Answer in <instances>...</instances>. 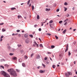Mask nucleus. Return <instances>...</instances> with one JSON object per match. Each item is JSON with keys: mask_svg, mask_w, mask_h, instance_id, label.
<instances>
[{"mask_svg": "<svg viewBox=\"0 0 77 77\" xmlns=\"http://www.w3.org/2000/svg\"><path fill=\"white\" fill-rule=\"evenodd\" d=\"M25 42L26 44H29L30 42V40L26 39L25 41Z\"/></svg>", "mask_w": 77, "mask_h": 77, "instance_id": "4", "label": "nucleus"}, {"mask_svg": "<svg viewBox=\"0 0 77 77\" xmlns=\"http://www.w3.org/2000/svg\"><path fill=\"white\" fill-rule=\"evenodd\" d=\"M57 12H59V9H57L56 10Z\"/></svg>", "mask_w": 77, "mask_h": 77, "instance_id": "47", "label": "nucleus"}, {"mask_svg": "<svg viewBox=\"0 0 77 77\" xmlns=\"http://www.w3.org/2000/svg\"><path fill=\"white\" fill-rule=\"evenodd\" d=\"M49 58L51 60H52V59H51V57H50Z\"/></svg>", "mask_w": 77, "mask_h": 77, "instance_id": "60", "label": "nucleus"}, {"mask_svg": "<svg viewBox=\"0 0 77 77\" xmlns=\"http://www.w3.org/2000/svg\"><path fill=\"white\" fill-rule=\"evenodd\" d=\"M4 66H5V67H6L7 68H8V67H9V66L8 64H5Z\"/></svg>", "mask_w": 77, "mask_h": 77, "instance_id": "7", "label": "nucleus"}, {"mask_svg": "<svg viewBox=\"0 0 77 77\" xmlns=\"http://www.w3.org/2000/svg\"><path fill=\"white\" fill-rule=\"evenodd\" d=\"M71 54V52H70V51H69L68 52V56H69Z\"/></svg>", "mask_w": 77, "mask_h": 77, "instance_id": "18", "label": "nucleus"}, {"mask_svg": "<svg viewBox=\"0 0 77 77\" xmlns=\"http://www.w3.org/2000/svg\"><path fill=\"white\" fill-rule=\"evenodd\" d=\"M42 66H43L44 67V68L45 67V64H43V63H42Z\"/></svg>", "mask_w": 77, "mask_h": 77, "instance_id": "33", "label": "nucleus"}, {"mask_svg": "<svg viewBox=\"0 0 77 77\" xmlns=\"http://www.w3.org/2000/svg\"><path fill=\"white\" fill-rule=\"evenodd\" d=\"M46 63H47V64H48V63H49L48 62V61H46Z\"/></svg>", "mask_w": 77, "mask_h": 77, "instance_id": "55", "label": "nucleus"}, {"mask_svg": "<svg viewBox=\"0 0 77 77\" xmlns=\"http://www.w3.org/2000/svg\"><path fill=\"white\" fill-rule=\"evenodd\" d=\"M68 48H66V49L65 50V53H66V51H68Z\"/></svg>", "mask_w": 77, "mask_h": 77, "instance_id": "25", "label": "nucleus"}, {"mask_svg": "<svg viewBox=\"0 0 77 77\" xmlns=\"http://www.w3.org/2000/svg\"><path fill=\"white\" fill-rule=\"evenodd\" d=\"M17 32H20V30H17Z\"/></svg>", "mask_w": 77, "mask_h": 77, "instance_id": "40", "label": "nucleus"}, {"mask_svg": "<svg viewBox=\"0 0 77 77\" xmlns=\"http://www.w3.org/2000/svg\"><path fill=\"white\" fill-rule=\"evenodd\" d=\"M14 9H16V8H12L11 9V10L12 11L13 10H14Z\"/></svg>", "mask_w": 77, "mask_h": 77, "instance_id": "14", "label": "nucleus"}, {"mask_svg": "<svg viewBox=\"0 0 77 77\" xmlns=\"http://www.w3.org/2000/svg\"><path fill=\"white\" fill-rule=\"evenodd\" d=\"M0 67L2 68H3V69H4V66H1Z\"/></svg>", "mask_w": 77, "mask_h": 77, "instance_id": "36", "label": "nucleus"}, {"mask_svg": "<svg viewBox=\"0 0 77 77\" xmlns=\"http://www.w3.org/2000/svg\"><path fill=\"white\" fill-rule=\"evenodd\" d=\"M2 38H1L0 41H2Z\"/></svg>", "mask_w": 77, "mask_h": 77, "instance_id": "64", "label": "nucleus"}, {"mask_svg": "<svg viewBox=\"0 0 77 77\" xmlns=\"http://www.w3.org/2000/svg\"><path fill=\"white\" fill-rule=\"evenodd\" d=\"M39 72L40 73H44V72H45V71H44L43 70H40Z\"/></svg>", "mask_w": 77, "mask_h": 77, "instance_id": "11", "label": "nucleus"}, {"mask_svg": "<svg viewBox=\"0 0 77 77\" xmlns=\"http://www.w3.org/2000/svg\"><path fill=\"white\" fill-rule=\"evenodd\" d=\"M75 9V8H74V7L73 8H72L73 10H74Z\"/></svg>", "mask_w": 77, "mask_h": 77, "instance_id": "63", "label": "nucleus"}, {"mask_svg": "<svg viewBox=\"0 0 77 77\" xmlns=\"http://www.w3.org/2000/svg\"><path fill=\"white\" fill-rule=\"evenodd\" d=\"M17 46L18 47H21V45L18 44L17 45Z\"/></svg>", "mask_w": 77, "mask_h": 77, "instance_id": "32", "label": "nucleus"}, {"mask_svg": "<svg viewBox=\"0 0 77 77\" xmlns=\"http://www.w3.org/2000/svg\"><path fill=\"white\" fill-rule=\"evenodd\" d=\"M64 8L65 9L64 11H66L67 10V8L64 7Z\"/></svg>", "mask_w": 77, "mask_h": 77, "instance_id": "34", "label": "nucleus"}, {"mask_svg": "<svg viewBox=\"0 0 77 77\" xmlns=\"http://www.w3.org/2000/svg\"><path fill=\"white\" fill-rule=\"evenodd\" d=\"M22 65L23 66V67H25L26 66V64H25V63H22Z\"/></svg>", "mask_w": 77, "mask_h": 77, "instance_id": "13", "label": "nucleus"}, {"mask_svg": "<svg viewBox=\"0 0 77 77\" xmlns=\"http://www.w3.org/2000/svg\"><path fill=\"white\" fill-rule=\"evenodd\" d=\"M39 31H41V28H39L38 29Z\"/></svg>", "mask_w": 77, "mask_h": 77, "instance_id": "52", "label": "nucleus"}, {"mask_svg": "<svg viewBox=\"0 0 77 77\" xmlns=\"http://www.w3.org/2000/svg\"><path fill=\"white\" fill-rule=\"evenodd\" d=\"M21 16L20 15H18L17 16V17L18 19H19V18H21Z\"/></svg>", "mask_w": 77, "mask_h": 77, "instance_id": "16", "label": "nucleus"}, {"mask_svg": "<svg viewBox=\"0 0 77 77\" xmlns=\"http://www.w3.org/2000/svg\"><path fill=\"white\" fill-rule=\"evenodd\" d=\"M48 53V54H51V52H48V53Z\"/></svg>", "mask_w": 77, "mask_h": 77, "instance_id": "50", "label": "nucleus"}, {"mask_svg": "<svg viewBox=\"0 0 77 77\" xmlns=\"http://www.w3.org/2000/svg\"><path fill=\"white\" fill-rule=\"evenodd\" d=\"M32 11H33L34 8V6L33 5H32Z\"/></svg>", "mask_w": 77, "mask_h": 77, "instance_id": "17", "label": "nucleus"}, {"mask_svg": "<svg viewBox=\"0 0 77 77\" xmlns=\"http://www.w3.org/2000/svg\"><path fill=\"white\" fill-rule=\"evenodd\" d=\"M76 62H75V61H74V64H75V63H76Z\"/></svg>", "mask_w": 77, "mask_h": 77, "instance_id": "59", "label": "nucleus"}, {"mask_svg": "<svg viewBox=\"0 0 77 77\" xmlns=\"http://www.w3.org/2000/svg\"><path fill=\"white\" fill-rule=\"evenodd\" d=\"M25 59H27V58H28V57H27V56H25Z\"/></svg>", "mask_w": 77, "mask_h": 77, "instance_id": "42", "label": "nucleus"}, {"mask_svg": "<svg viewBox=\"0 0 77 77\" xmlns=\"http://www.w3.org/2000/svg\"><path fill=\"white\" fill-rule=\"evenodd\" d=\"M19 61L20 62H21V61H22V59H19Z\"/></svg>", "mask_w": 77, "mask_h": 77, "instance_id": "30", "label": "nucleus"}, {"mask_svg": "<svg viewBox=\"0 0 77 77\" xmlns=\"http://www.w3.org/2000/svg\"><path fill=\"white\" fill-rule=\"evenodd\" d=\"M47 57H45V60H47Z\"/></svg>", "mask_w": 77, "mask_h": 77, "instance_id": "49", "label": "nucleus"}, {"mask_svg": "<svg viewBox=\"0 0 77 77\" xmlns=\"http://www.w3.org/2000/svg\"><path fill=\"white\" fill-rule=\"evenodd\" d=\"M23 50H21V53H23Z\"/></svg>", "mask_w": 77, "mask_h": 77, "instance_id": "58", "label": "nucleus"}, {"mask_svg": "<svg viewBox=\"0 0 77 77\" xmlns=\"http://www.w3.org/2000/svg\"><path fill=\"white\" fill-rule=\"evenodd\" d=\"M67 73L69 75H72V73H71V72H67Z\"/></svg>", "mask_w": 77, "mask_h": 77, "instance_id": "9", "label": "nucleus"}, {"mask_svg": "<svg viewBox=\"0 0 77 77\" xmlns=\"http://www.w3.org/2000/svg\"><path fill=\"white\" fill-rule=\"evenodd\" d=\"M66 48H68V44H67L66 45Z\"/></svg>", "mask_w": 77, "mask_h": 77, "instance_id": "38", "label": "nucleus"}, {"mask_svg": "<svg viewBox=\"0 0 77 77\" xmlns=\"http://www.w3.org/2000/svg\"><path fill=\"white\" fill-rule=\"evenodd\" d=\"M55 46H54V45H52L51 46V48H55Z\"/></svg>", "mask_w": 77, "mask_h": 77, "instance_id": "22", "label": "nucleus"}, {"mask_svg": "<svg viewBox=\"0 0 77 77\" xmlns=\"http://www.w3.org/2000/svg\"><path fill=\"white\" fill-rule=\"evenodd\" d=\"M17 57H13V59L14 60H16L17 59Z\"/></svg>", "mask_w": 77, "mask_h": 77, "instance_id": "20", "label": "nucleus"}, {"mask_svg": "<svg viewBox=\"0 0 77 77\" xmlns=\"http://www.w3.org/2000/svg\"><path fill=\"white\" fill-rule=\"evenodd\" d=\"M35 58L37 59H39L40 58V55L39 54L37 55Z\"/></svg>", "mask_w": 77, "mask_h": 77, "instance_id": "5", "label": "nucleus"}, {"mask_svg": "<svg viewBox=\"0 0 77 77\" xmlns=\"http://www.w3.org/2000/svg\"><path fill=\"white\" fill-rule=\"evenodd\" d=\"M13 54H14L12 53H11L9 54V55H10V56H12V55H13Z\"/></svg>", "mask_w": 77, "mask_h": 77, "instance_id": "39", "label": "nucleus"}, {"mask_svg": "<svg viewBox=\"0 0 77 77\" xmlns=\"http://www.w3.org/2000/svg\"><path fill=\"white\" fill-rule=\"evenodd\" d=\"M30 0H29L27 2V5H29V3H30Z\"/></svg>", "mask_w": 77, "mask_h": 77, "instance_id": "24", "label": "nucleus"}, {"mask_svg": "<svg viewBox=\"0 0 77 77\" xmlns=\"http://www.w3.org/2000/svg\"><path fill=\"white\" fill-rule=\"evenodd\" d=\"M39 46H40V47H42V44H40L39 45Z\"/></svg>", "mask_w": 77, "mask_h": 77, "instance_id": "41", "label": "nucleus"}, {"mask_svg": "<svg viewBox=\"0 0 77 77\" xmlns=\"http://www.w3.org/2000/svg\"><path fill=\"white\" fill-rule=\"evenodd\" d=\"M64 5H65L66 6L68 5V3H67V2H65Z\"/></svg>", "mask_w": 77, "mask_h": 77, "instance_id": "26", "label": "nucleus"}, {"mask_svg": "<svg viewBox=\"0 0 77 77\" xmlns=\"http://www.w3.org/2000/svg\"><path fill=\"white\" fill-rule=\"evenodd\" d=\"M31 6V4H30L29 5V7H30Z\"/></svg>", "mask_w": 77, "mask_h": 77, "instance_id": "62", "label": "nucleus"}, {"mask_svg": "<svg viewBox=\"0 0 77 77\" xmlns=\"http://www.w3.org/2000/svg\"><path fill=\"white\" fill-rule=\"evenodd\" d=\"M4 37V36H1V38H3Z\"/></svg>", "mask_w": 77, "mask_h": 77, "instance_id": "56", "label": "nucleus"}, {"mask_svg": "<svg viewBox=\"0 0 77 77\" xmlns=\"http://www.w3.org/2000/svg\"><path fill=\"white\" fill-rule=\"evenodd\" d=\"M8 50H11V47L10 46H8Z\"/></svg>", "mask_w": 77, "mask_h": 77, "instance_id": "21", "label": "nucleus"}, {"mask_svg": "<svg viewBox=\"0 0 77 77\" xmlns=\"http://www.w3.org/2000/svg\"><path fill=\"white\" fill-rule=\"evenodd\" d=\"M12 35V36H15V34L13 33Z\"/></svg>", "mask_w": 77, "mask_h": 77, "instance_id": "46", "label": "nucleus"}, {"mask_svg": "<svg viewBox=\"0 0 77 77\" xmlns=\"http://www.w3.org/2000/svg\"><path fill=\"white\" fill-rule=\"evenodd\" d=\"M33 54H32L31 55V57H32V56H33Z\"/></svg>", "mask_w": 77, "mask_h": 77, "instance_id": "54", "label": "nucleus"}, {"mask_svg": "<svg viewBox=\"0 0 77 77\" xmlns=\"http://www.w3.org/2000/svg\"><path fill=\"white\" fill-rule=\"evenodd\" d=\"M53 23V21L52 20H51L49 22V23Z\"/></svg>", "mask_w": 77, "mask_h": 77, "instance_id": "43", "label": "nucleus"}, {"mask_svg": "<svg viewBox=\"0 0 77 77\" xmlns=\"http://www.w3.org/2000/svg\"><path fill=\"white\" fill-rule=\"evenodd\" d=\"M55 37L57 39H58V37H57V36L55 35Z\"/></svg>", "mask_w": 77, "mask_h": 77, "instance_id": "35", "label": "nucleus"}, {"mask_svg": "<svg viewBox=\"0 0 77 77\" xmlns=\"http://www.w3.org/2000/svg\"><path fill=\"white\" fill-rule=\"evenodd\" d=\"M28 34H25L24 35L25 38H27V37H28Z\"/></svg>", "mask_w": 77, "mask_h": 77, "instance_id": "8", "label": "nucleus"}, {"mask_svg": "<svg viewBox=\"0 0 77 77\" xmlns=\"http://www.w3.org/2000/svg\"><path fill=\"white\" fill-rule=\"evenodd\" d=\"M52 68L54 69V68H55V65H53V66H52Z\"/></svg>", "mask_w": 77, "mask_h": 77, "instance_id": "27", "label": "nucleus"}, {"mask_svg": "<svg viewBox=\"0 0 77 77\" xmlns=\"http://www.w3.org/2000/svg\"><path fill=\"white\" fill-rule=\"evenodd\" d=\"M34 26L35 27H36L37 26V25H35Z\"/></svg>", "mask_w": 77, "mask_h": 77, "instance_id": "57", "label": "nucleus"}, {"mask_svg": "<svg viewBox=\"0 0 77 77\" xmlns=\"http://www.w3.org/2000/svg\"><path fill=\"white\" fill-rule=\"evenodd\" d=\"M68 21V19H66V20H65L64 21V23H65V22H66L64 24V25H65V26L66 25V24H67V22H66V21Z\"/></svg>", "mask_w": 77, "mask_h": 77, "instance_id": "3", "label": "nucleus"}, {"mask_svg": "<svg viewBox=\"0 0 77 77\" xmlns=\"http://www.w3.org/2000/svg\"><path fill=\"white\" fill-rule=\"evenodd\" d=\"M29 36H30V37H31V38H33V35H29Z\"/></svg>", "mask_w": 77, "mask_h": 77, "instance_id": "28", "label": "nucleus"}, {"mask_svg": "<svg viewBox=\"0 0 77 77\" xmlns=\"http://www.w3.org/2000/svg\"><path fill=\"white\" fill-rule=\"evenodd\" d=\"M18 36L19 37H21V34H19Z\"/></svg>", "mask_w": 77, "mask_h": 77, "instance_id": "48", "label": "nucleus"}, {"mask_svg": "<svg viewBox=\"0 0 77 77\" xmlns=\"http://www.w3.org/2000/svg\"><path fill=\"white\" fill-rule=\"evenodd\" d=\"M59 56H60V57H61V56H62V54H60Z\"/></svg>", "mask_w": 77, "mask_h": 77, "instance_id": "53", "label": "nucleus"}, {"mask_svg": "<svg viewBox=\"0 0 77 77\" xmlns=\"http://www.w3.org/2000/svg\"><path fill=\"white\" fill-rule=\"evenodd\" d=\"M2 32H5V31H6V29H4L3 28L2 30Z\"/></svg>", "mask_w": 77, "mask_h": 77, "instance_id": "23", "label": "nucleus"}, {"mask_svg": "<svg viewBox=\"0 0 77 77\" xmlns=\"http://www.w3.org/2000/svg\"><path fill=\"white\" fill-rule=\"evenodd\" d=\"M45 11H50V9H48V8H46L45 9Z\"/></svg>", "mask_w": 77, "mask_h": 77, "instance_id": "10", "label": "nucleus"}, {"mask_svg": "<svg viewBox=\"0 0 77 77\" xmlns=\"http://www.w3.org/2000/svg\"><path fill=\"white\" fill-rule=\"evenodd\" d=\"M50 27H51V29H54V27H53V26H51V24H50Z\"/></svg>", "mask_w": 77, "mask_h": 77, "instance_id": "15", "label": "nucleus"}, {"mask_svg": "<svg viewBox=\"0 0 77 77\" xmlns=\"http://www.w3.org/2000/svg\"><path fill=\"white\" fill-rule=\"evenodd\" d=\"M47 35H48L49 36H50V35H51V34L50 33L47 34Z\"/></svg>", "mask_w": 77, "mask_h": 77, "instance_id": "44", "label": "nucleus"}, {"mask_svg": "<svg viewBox=\"0 0 77 77\" xmlns=\"http://www.w3.org/2000/svg\"><path fill=\"white\" fill-rule=\"evenodd\" d=\"M62 22H63V21L61 20L59 22V24H61V23H62Z\"/></svg>", "mask_w": 77, "mask_h": 77, "instance_id": "31", "label": "nucleus"}, {"mask_svg": "<svg viewBox=\"0 0 77 77\" xmlns=\"http://www.w3.org/2000/svg\"><path fill=\"white\" fill-rule=\"evenodd\" d=\"M8 72H10V75L14 76V77H17V74L16 71H14L13 69H10L8 70Z\"/></svg>", "mask_w": 77, "mask_h": 77, "instance_id": "1", "label": "nucleus"}, {"mask_svg": "<svg viewBox=\"0 0 77 77\" xmlns=\"http://www.w3.org/2000/svg\"><path fill=\"white\" fill-rule=\"evenodd\" d=\"M69 14H67V15H66V17H69Z\"/></svg>", "mask_w": 77, "mask_h": 77, "instance_id": "51", "label": "nucleus"}, {"mask_svg": "<svg viewBox=\"0 0 77 77\" xmlns=\"http://www.w3.org/2000/svg\"><path fill=\"white\" fill-rule=\"evenodd\" d=\"M37 19H38V20H39V15H37Z\"/></svg>", "mask_w": 77, "mask_h": 77, "instance_id": "29", "label": "nucleus"}, {"mask_svg": "<svg viewBox=\"0 0 77 77\" xmlns=\"http://www.w3.org/2000/svg\"><path fill=\"white\" fill-rule=\"evenodd\" d=\"M34 43L35 44V45H36V46L38 47H39V45L38 44H37V43H36V42H34Z\"/></svg>", "mask_w": 77, "mask_h": 77, "instance_id": "6", "label": "nucleus"}, {"mask_svg": "<svg viewBox=\"0 0 77 77\" xmlns=\"http://www.w3.org/2000/svg\"><path fill=\"white\" fill-rule=\"evenodd\" d=\"M38 39L40 41H41V38H39Z\"/></svg>", "mask_w": 77, "mask_h": 77, "instance_id": "61", "label": "nucleus"}, {"mask_svg": "<svg viewBox=\"0 0 77 77\" xmlns=\"http://www.w3.org/2000/svg\"><path fill=\"white\" fill-rule=\"evenodd\" d=\"M1 74H2L4 76V77H10V75H9V74H8V73H6L5 71H2L1 72Z\"/></svg>", "mask_w": 77, "mask_h": 77, "instance_id": "2", "label": "nucleus"}, {"mask_svg": "<svg viewBox=\"0 0 77 77\" xmlns=\"http://www.w3.org/2000/svg\"><path fill=\"white\" fill-rule=\"evenodd\" d=\"M16 71H17V72H19V70L18 69H16Z\"/></svg>", "mask_w": 77, "mask_h": 77, "instance_id": "45", "label": "nucleus"}, {"mask_svg": "<svg viewBox=\"0 0 77 77\" xmlns=\"http://www.w3.org/2000/svg\"><path fill=\"white\" fill-rule=\"evenodd\" d=\"M66 29H65L64 30L63 32V34H65V32H66Z\"/></svg>", "mask_w": 77, "mask_h": 77, "instance_id": "12", "label": "nucleus"}, {"mask_svg": "<svg viewBox=\"0 0 77 77\" xmlns=\"http://www.w3.org/2000/svg\"><path fill=\"white\" fill-rule=\"evenodd\" d=\"M65 75L66 77H69V75L68 74L66 73Z\"/></svg>", "mask_w": 77, "mask_h": 77, "instance_id": "19", "label": "nucleus"}, {"mask_svg": "<svg viewBox=\"0 0 77 77\" xmlns=\"http://www.w3.org/2000/svg\"><path fill=\"white\" fill-rule=\"evenodd\" d=\"M3 24H4V23H0V26H2V25H3Z\"/></svg>", "mask_w": 77, "mask_h": 77, "instance_id": "37", "label": "nucleus"}]
</instances>
